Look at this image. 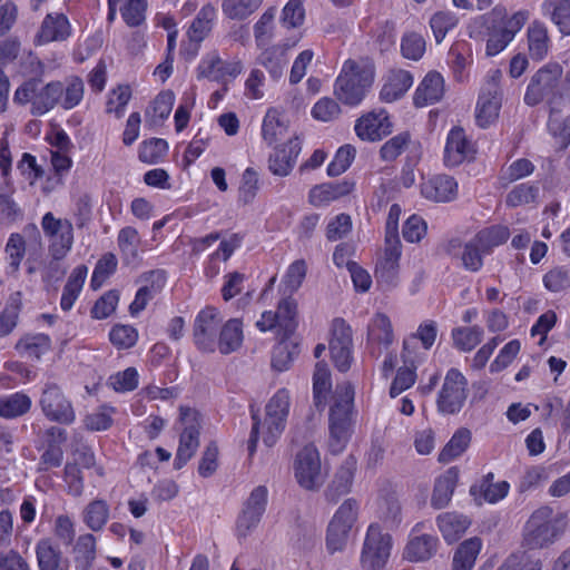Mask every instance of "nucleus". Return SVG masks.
Wrapping results in <instances>:
<instances>
[{"instance_id": "obj_1", "label": "nucleus", "mask_w": 570, "mask_h": 570, "mask_svg": "<svg viewBox=\"0 0 570 570\" xmlns=\"http://www.w3.org/2000/svg\"><path fill=\"white\" fill-rule=\"evenodd\" d=\"M291 396L286 389H279L265 406V419L262 422L257 412L252 410V431L247 444L248 454L256 451L259 435L266 446L272 448L281 438L289 414Z\"/></svg>"}, {"instance_id": "obj_2", "label": "nucleus", "mask_w": 570, "mask_h": 570, "mask_svg": "<svg viewBox=\"0 0 570 570\" xmlns=\"http://www.w3.org/2000/svg\"><path fill=\"white\" fill-rule=\"evenodd\" d=\"M354 387L345 382L337 384L333 404L330 407V440L328 448L333 454L341 453L352 434L353 428Z\"/></svg>"}, {"instance_id": "obj_3", "label": "nucleus", "mask_w": 570, "mask_h": 570, "mask_svg": "<svg viewBox=\"0 0 570 570\" xmlns=\"http://www.w3.org/2000/svg\"><path fill=\"white\" fill-rule=\"evenodd\" d=\"M374 81V68L365 62L348 59L334 83V95L344 105L357 106Z\"/></svg>"}, {"instance_id": "obj_4", "label": "nucleus", "mask_w": 570, "mask_h": 570, "mask_svg": "<svg viewBox=\"0 0 570 570\" xmlns=\"http://www.w3.org/2000/svg\"><path fill=\"white\" fill-rule=\"evenodd\" d=\"M563 533V523L549 505L534 510L524 524L522 546L528 550L551 547Z\"/></svg>"}, {"instance_id": "obj_5", "label": "nucleus", "mask_w": 570, "mask_h": 570, "mask_svg": "<svg viewBox=\"0 0 570 570\" xmlns=\"http://www.w3.org/2000/svg\"><path fill=\"white\" fill-rule=\"evenodd\" d=\"M562 67L559 63H547L541 67L528 85L524 102L537 106L546 101L550 109L558 108L564 100L562 91Z\"/></svg>"}, {"instance_id": "obj_6", "label": "nucleus", "mask_w": 570, "mask_h": 570, "mask_svg": "<svg viewBox=\"0 0 570 570\" xmlns=\"http://www.w3.org/2000/svg\"><path fill=\"white\" fill-rule=\"evenodd\" d=\"M62 94L63 83L61 81L43 85L40 79H30L16 90L13 100L20 105L30 102L31 114L42 116L59 102Z\"/></svg>"}, {"instance_id": "obj_7", "label": "nucleus", "mask_w": 570, "mask_h": 570, "mask_svg": "<svg viewBox=\"0 0 570 570\" xmlns=\"http://www.w3.org/2000/svg\"><path fill=\"white\" fill-rule=\"evenodd\" d=\"M360 504L348 498L335 511L326 532V547L331 553L342 551L348 541L351 531L358 518Z\"/></svg>"}, {"instance_id": "obj_8", "label": "nucleus", "mask_w": 570, "mask_h": 570, "mask_svg": "<svg viewBox=\"0 0 570 570\" xmlns=\"http://www.w3.org/2000/svg\"><path fill=\"white\" fill-rule=\"evenodd\" d=\"M391 549L392 537L387 532H383L379 523H371L361 551L360 563L362 569H383L390 558Z\"/></svg>"}, {"instance_id": "obj_9", "label": "nucleus", "mask_w": 570, "mask_h": 570, "mask_svg": "<svg viewBox=\"0 0 570 570\" xmlns=\"http://www.w3.org/2000/svg\"><path fill=\"white\" fill-rule=\"evenodd\" d=\"M39 406L47 420L60 424L70 425L76 421V412L71 401L66 396L62 389L53 383L47 382L39 397Z\"/></svg>"}, {"instance_id": "obj_10", "label": "nucleus", "mask_w": 570, "mask_h": 570, "mask_svg": "<svg viewBox=\"0 0 570 570\" xmlns=\"http://www.w3.org/2000/svg\"><path fill=\"white\" fill-rule=\"evenodd\" d=\"M468 396V380L458 368H450L438 396V409L445 414L461 411Z\"/></svg>"}, {"instance_id": "obj_11", "label": "nucleus", "mask_w": 570, "mask_h": 570, "mask_svg": "<svg viewBox=\"0 0 570 570\" xmlns=\"http://www.w3.org/2000/svg\"><path fill=\"white\" fill-rule=\"evenodd\" d=\"M180 422L184 429L174 461V466L177 470L193 458L199 446V413L194 409L180 406Z\"/></svg>"}, {"instance_id": "obj_12", "label": "nucleus", "mask_w": 570, "mask_h": 570, "mask_svg": "<svg viewBox=\"0 0 570 570\" xmlns=\"http://www.w3.org/2000/svg\"><path fill=\"white\" fill-rule=\"evenodd\" d=\"M294 472L298 484L306 490H317L323 485L325 475L322 472L320 453L313 444L304 446L297 453Z\"/></svg>"}, {"instance_id": "obj_13", "label": "nucleus", "mask_w": 570, "mask_h": 570, "mask_svg": "<svg viewBox=\"0 0 570 570\" xmlns=\"http://www.w3.org/2000/svg\"><path fill=\"white\" fill-rule=\"evenodd\" d=\"M267 502V488L265 485L254 488L236 521V533L239 538H246L257 528L266 511Z\"/></svg>"}, {"instance_id": "obj_14", "label": "nucleus", "mask_w": 570, "mask_h": 570, "mask_svg": "<svg viewBox=\"0 0 570 570\" xmlns=\"http://www.w3.org/2000/svg\"><path fill=\"white\" fill-rule=\"evenodd\" d=\"M222 322L219 311L212 306L205 307L197 314L194 321L193 337L199 351L204 353L216 351L217 333Z\"/></svg>"}, {"instance_id": "obj_15", "label": "nucleus", "mask_w": 570, "mask_h": 570, "mask_svg": "<svg viewBox=\"0 0 570 570\" xmlns=\"http://www.w3.org/2000/svg\"><path fill=\"white\" fill-rule=\"evenodd\" d=\"M242 72L239 61H225L216 51L207 53L197 67V78L210 81L225 82L228 78H235Z\"/></svg>"}, {"instance_id": "obj_16", "label": "nucleus", "mask_w": 570, "mask_h": 570, "mask_svg": "<svg viewBox=\"0 0 570 570\" xmlns=\"http://www.w3.org/2000/svg\"><path fill=\"white\" fill-rule=\"evenodd\" d=\"M137 282L142 285L137 291L135 299L129 305V312L132 316L142 312L148 302L163 289L166 283V274L164 271L159 269L149 271L144 273Z\"/></svg>"}, {"instance_id": "obj_17", "label": "nucleus", "mask_w": 570, "mask_h": 570, "mask_svg": "<svg viewBox=\"0 0 570 570\" xmlns=\"http://www.w3.org/2000/svg\"><path fill=\"white\" fill-rule=\"evenodd\" d=\"M392 131V124L385 110L371 111L356 120L355 132L358 138L367 141L381 140Z\"/></svg>"}, {"instance_id": "obj_18", "label": "nucleus", "mask_w": 570, "mask_h": 570, "mask_svg": "<svg viewBox=\"0 0 570 570\" xmlns=\"http://www.w3.org/2000/svg\"><path fill=\"white\" fill-rule=\"evenodd\" d=\"M41 226L50 240V249H70L73 242L72 224L68 219H59L52 213L42 217Z\"/></svg>"}, {"instance_id": "obj_19", "label": "nucleus", "mask_w": 570, "mask_h": 570, "mask_svg": "<svg viewBox=\"0 0 570 570\" xmlns=\"http://www.w3.org/2000/svg\"><path fill=\"white\" fill-rule=\"evenodd\" d=\"M474 149L468 140L461 127H454L448 135L444 148V163L449 167H455L466 159L473 158Z\"/></svg>"}, {"instance_id": "obj_20", "label": "nucleus", "mask_w": 570, "mask_h": 570, "mask_svg": "<svg viewBox=\"0 0 570 570\" xmlns=\"http://www.w3.org/2000/svg\"><path fill=\"white\" fill-rule=\"evenodd\" d=\"M500 108V89L499 85L493 79L479 96L475 115L476 124L482 128H487L498 118Z\"/></svg>"}, {"instance_id": "obj_21", "label": "nucleus", "mask_w": 570, "mask_h": 570, "mask_svg": "<svg viewBox=\"0 0 570 570\" xmlns=\"http://www.w3.org/2000/svg\"><path fill=\"white\" fill-rule=\"evenodd\" d=\"M401 252H383L376 259L374 276L377 286L391 291L399 284Z\"/></svg>"}, {"instance_id": "obj_22", "label": "nucleus", "mask_w": 570, "mask_h": 570, "mask_svg": "<svg viewBox=\"0 0 570 570\" xmlns=\"http://www.w3.org/2000/svg\"><path fill=\"white\" fill-rule=\"evenodd\" d=\"M421 194L424 198L436 203H446L455 199L458 184L448 175H436L421 184Z\"/></svg>"}, {"instance_id": "obj_23", "label": "nucleus", "mask_w": 570, "mask_h": 570, "mask_svg": "<svg viewBox=\"0 0 570 570\" xmlns=\"http://www.w3.org/2000/svg\"><path fill=\"white\" fill-rule=\"evenodd\" d=\"M353 189L354 183L348 179L315 185L308 193V202L314 207L327 206L348 195Z\"/></svg>"}, {"instance_id": "obj_24", "label": "nucleus", "mask_w": 570, "mask_h": 570, "mask_svg": "<svg viewBox=\"0 0 570 570\" xmlns=\"http://www.w3.org/2000/svg\"><path fill=\"white\" fill-rule=\"evenodd\" d=\"M422 527L417 523L413 530L411 538L404 549V557L409 561L420 562L431 559L438 549V538L431 534H414Z\"/></svg>"}, {"instance_id": "obj_25", "label": "nucleus", "mask_w": 570, "mask_h": 570, "mask_svg": "<svg viewBox=\"0 0 570 570\" xmlns=\"http://www.w3.org/2000/svg\"><path fill=\"white\" fill-rule=\"evenodd\" d=\"M356 464V460L352 455H348L343 461L336 471L334 479L325 491L327 501L335 503L342 495H345L351 491Z\"/></svg>"}, {"instance_id": "obj_26", "label": "nucleus", "mask_w": 570, "mask_h": 570, "mask_svg": "<svg viewBox=\"0 0 570 570\" xmlns=\"http://www.w3.org/2000/svg\"><path fill=\"white\" fill-rule=\"evenodd\" d=\"M302 150L301 140L295 137L269 156L268 167L274 175L287 176Z\"/></svg>"}, {"instance_id": "obj_27", "label": "nucleus", "mask_w": 570, "mask_h": 570, "mask_svg": "<svg viewBox=\"0 0 570 570\" xmlns=\"http://www.w3.org/2000/svg\"><path fill=\"white\" fill-rule=\"evenodd\" d=\"M493 473L489 472L478 483L471 485L470 494L479 504L482 501L497 503L508 495L509 483L507 481L493 482Z\"/></svg>"}, {"instance_id": "obj_28", "label": "nucleus", "mask_w": 570, "mask_h": 570, "mask_svg": "<svg viewBox=\"0 0 570 570\" xmlns=\"http://www.w3.org/2000/svg\"><path fill=\"white\" fill-rule=\"evenodd\" d=\"M412 85L413 77L409 71L402 69L392 70L381 89L380 98L385 102H393L403 97Z\"/></svg>"}, {"instance_id": "obj_29", "label": "nucleus", "mask_w": 570, "mask_h": 570, "mask_svg": "<svg viewBox=\"0 0 570 570\" xmlns=\"http://www.w3.org/2000/svg\"><path fill=\"white\" fill-rule=\"evenodd\" d=\"M444 92V81L439 72H429L414 95V105L423 107L439 101Z\"/></svg>"}, {"instance_id": "obj_30", "label": "nucleus", "mask_w": 570, "mask_h": 570, "mask_svg": "<svg viewBox=\"0 0 570 570\" xmlns=\"http://www.w3.org/2000/svg\"><path fill=\"white\" fill-rule=\"evenodd\" d=\"M70 23L63 13H49L43 19L38 38L41 42L63 41L70 36Z\"/></svg>"}, {"instance_id": "obj_31", "label": "nucleus", "mask_w": 570, "mask_h": 570, "mask_svg": "<svg viewBox=\"0 0 570 570\" xmlns=\"http://www.w3.org/2000/svg\"><path fill=\"white\" fill-rule=\"evenodd\" d=\"M59 255H50L46 252H32L28 257L26 265L28 273L42 272L47 277H58L63 275L60 261L63 258L62 252H57Z\"/></svg>"}, {"instance_id": "obj_32", "label": "nucleus", "mask_w": 570, "mask_h": 570, "mask_svg": "<svg viewBox=\"0 0 570 570\" xmlns=\"http://www.w3.org/2000/svg\"><path fill=\"white\" fill-rule=\"evenodd\" d=\"M243 323L239 318H230L220 325L216 348L222 354H230L237 351L243 343Z\"/></svg>"}, {"instance_id": "obj_33", "label": "nucleus", "mask_w": 570, "mask_h": 570, "mask_svg": "<svg viewBox=\"0 0 570 570\" xmlns=\"http://www.w3.org/2000/svg\"><path fill=\"white\" fill-rule=\"evenodd\" d=\"M36 556L39 570H68V562L61 551L50 539H41L36 544Z\"/></svg>"}, {"instance_id": "obj_34", "label": "nucleus", "mask_w": 570, "mask_h": 570, "mask_svg": "<svg viewBox=\"0 0 570 570\" xmlns=\"http://www.w3.org/2000/svg\"><path fill=\"white\" fill-rule=\"evenodd\" d=\"M436 523L448 543L458 541L470 525L469 519L456 512H444L439 514Z\"/></svg>"}, {"instance_id": "obj_35", "label": "nucleus", "mask_w": 570, "mask_h": 570, "mask_svg": "<svg viewBox=\"0 0 570 570\" xmlns=\"http://www.w3.org/2000/svg\"><path fill=\"white\" fill-rule=\"evenodd\" d=\"M459 473L451 468L440 475L434 483L431 504L435 509H442L449 504L456 487Z\"/></svg>"}, {"instance_id": "obj_36", "label": "nucleus", "mask_w": 570, "mask_h": 570, "mask_svg": "<svg viewBox=\"0 0 570 570\" xmlns=\"http://www.w3.org/2000/svg\"><path fill=\"white\" fill-rule=\"evenodd\" d=\"M510 237L509 228L501 225H494L481 229L473 242L464 245V249H492L503 245Z\"/></svg>"}, {"instance_id": "obj_37", "label": "nucleus", "mask_w": 570, "mask_h": 570, "mask_svg": "<svg viewBox=\"0 0 570 570\" xmlns=\"http://www.w3.org/2000/svg\"><path fill=\"white\" fill-rule=\"evenodd\" d=\"M436 333L438 330L435 322L429 321L426 323L421 324L416 333L410 335L403 341V362L407 363L409 361H411V355H413V350L416 346L417 340L421 341L425 350H430L435 342Z\"/></svg>"}, {"instance_id": "obj_38", "label": "nucleus", "mask_w": 570, "mask_h": 570, "mask_svg": "<svg viewBox=\"0 0 570 570\" xmlns=\"http://www.w3.org/2000/svg\"><path fill=\"white\" fill-rule=\"evenodd\" d=\"M482 549V540L473 537L458 547L452 560V570H472Z\"/></svg>"}, {"instance_id": "obj_39", "label": "nucleus", "mask_w": 570, "mask_h": 570, "mask_svg": "<svg viewBox=\"0 0 570 570\" xmlns=\"http://www.w3.org/2000/svg\"><path fill=\"white\" fill-rule=\"evenodd\" d=\"M529 55L534 60H542L549 51L550 39L544 23L533 21L528 28Z\"/></svg>"}, {"instance_id": "obj_40", "label": "nucleus", "mask_w": 570, "mask_h": 570, "mask_svg": "<svg viewBox=\"0 0 570 570\" xmlns=\"http://www.w3.org/2000/svg\"><path fill=\"white\" fill-rule=\"evenodd\" d=\"M258 62L268 71L273 80H278L283 77L288 62L286 49L279 46L269 47L261 53Z\"/></svg>"}, {"instance_id": "obj_41", "label": "nucleus", "mask_w": 570, "mask_h": 570, "mask_svg": "<svg viewBox=\"0 0 570 570\" xmlns=\"http://www.w3.org/2000/svg\"><path fill=\"white\" fill-rule=\"evenodd\" d=\"M215 16L216 9L209 3L198 11L187 32L190 42L200 43L209 35Z\"/></svg>"}, {"instance_id": "obj_42", "label": "nucleus", "mask_w": 570, "mask_h": 570, "mask_svg": "<svg viewBox=\"0 0 570 570\" xmlns=\"http://www.w3.org/2000/svg\"><path fill=\"white\" fill-rule=\"evenodd\" d=\"M110 517V508L109 504L101 499H96L89 502L83 512H82V521L83 523L95 532L101 531L107 524Z\"/></svg>"}, {"instance_id": "obj_43", "label": "nucleus", "mask_w": 570, "mask_h": 570, "mask_svg": "<svg viewBox=\"0 0 570 570\" xmlns=\"http://www.w3.org/2000/svg\"><path fill=\"white\" fill-rule=\"evenodd\" d=\"M76 570H89L96 558V538L91 533L78 537L73 547Z\"/></svg>"}, {"instance_id": "obj_44", "label": "nucleus", "mask_w": 570, "mask_h": 570, "mask_svg": "<svg viewBox=\"0 0 570 570\" xmlns=\"http://www.w3.org/2000/svg\"><path fill=\"white\" fill-rule=\"evenodd\" d=\"M31 405V399L22 392L2 396L0 397V416L4 419L22 416L30 411Z\"/></svg>"}, {"instance_id": "obj_45", "label": "nucleus", "mask_w": 570, "mask_h": 570, "mask_svg": "<svg viewBox=\"0 0 570 570\" xmlns=\"http://www.w3.org/2000/svg\"><path fill=\"white\" fill-rule=\"evenodd\" d=\"M562 36L570 35V0H546L542 6Z\"/></svg>"}, {"instance_id": "obj_46", "label": "nucleus", "mask_w": 570, "mask_h": 570, "mask_svg": "<svg viewBox=\"0 0 570 570\" xmlns=\"http://www.w3.org/2000/svg\"><path fill=\"white\" fill-rule=\"evenodd\" d=\"M86 276L87 267L83 265L78 266L72 271L67 284L63 287L60 299V306L63 311H70L72 308L81 292Z\"/></svg>"}, {"instance_id": "obj_47", "label": "nucleus", "mask_w": 570, "mask_h": 570, "mask_svg": "<svg viewBox=\"0 0 570 570\" xmlns=\"http://www.w3.org/2000/svg\"><path fill=\"white\" fill-rule=\"evenodd\" d=\"M483 335L484 331L479 325L455 327L451 333L453 345L462 352H470L482 342Z\"/></svg>"}, {"instance_id": "obj_48", "label": "nucleus", "mask_w": 570, "mask_h": 570, "mask_svg": "<svg viewBox=\"0 0 570 570\" xmlns=\"http://www.w3.org/2000/svg\"><path fill=\"white\" fill-rule=\"evenodd\" d=\"M471 442V432L468 429H459L445 444L439 454V462L449 463L460 456Z\"/></svg>"}, {"instance_id": "obj_49", "label": "nucleus", "mask_w": 570, "mask_h": 570, "mask_svg": "<svg viewBox=\"0 0 570 570\" xmlns=\"http://www.w3.org/2000/svg\"><path fill=\"white\" fill-rule=\"evenodd\" d=\"M548 131L560 145V149H566L570 145V114L562 118L558 108L550 109L548 119Z\"/></svg>"}, {"instance_id": "obj_50", "label": "nucleus", "mask_w": 570, "mask_h": 570, "mask_svg": "<svg viewBox=\"0 0 570 570\" xmlns=\"http://www.w3.org/2000/svg\"><path fill=\"white\" fill-rule=\"evenodd\" d=\"M51 347V340L46 334H29L20 338L16 348L29 357L39 360Z\"/></svg>"}, {"instance_id": "obj_51", "label": "nucleus", "mask_w": 570, "mask_h": 570, "mask_svg": "<svg viewBox=\"0 0 570 570\" xmlns=\"http://www.w3.org/2000/svg\"><path fill=\"white\" fill-rule=\"evenodd\" d=\"M332 387L331 373L327 364L317 362L313 374V397L317 407L325 405L326 394Z\"/></svg>"}, {"instance_id": "obj_52", "label": "nucleus", "mask_w": 570, "mask_h": 570, "mask_svg": "<svg viewBox=\"0 0 570 570\" xmlns=\"http://www.w3.org/2000/svg\"><path fill=\"white\" fill-rule=\"evenodd\" d=\"M264 0H223V13L232 20H244L253 14Z\"/></svg>"}, {"instance_id": "obj_53", "label": "nucleus", "mask_w": 570, "mask_h": 570, "mask_svg": "<svg viewBox=\"0 0 570 570\" xmlns=\"http://www.w3.org/2000/svg\"><path fill=\"white\" fill-rule=\"evenodd\" d=\"M298 354V344L283 340L273 350L272 366L279 372L286 371Z\"/></svg>"}, {"instance_id": "obj_54", "label": "nucleus", "mask_w": 570, "mask_h": 570, "mask_svg": "<svg viewBox=\"0 0 570 570\" xmlns=\"http://www.w3.org/2000/svg\"><path fill=\"white\" fill-rule=\"evenodd\" d=\"M368 338L385 346L393 342V328L387 315L375 314L368 325Z\"/></svg>"}, {"instance_id": "obj_55", "label": "nucleus", "mask_w": 570, "mask_h": 570, "mask_svg": "<svg viewBox=\"0 0 570 570\" xmlns=\"http://www.w3.org/2000/svg\"><path fill=\"white\" fill-rule=\"evenodd\" d=\"M278 328L283 331L284 336L291 335L297 326V305L292 298H285L278 303L276 311Z\"/></svg>"}, {"instance_id": "obj_56", "label": "nucleus", "mask_w": 570, "mask_h": 570, "mask_svg": "<svg viewBox=\"0 0 570 570\" xmlns=\"http://www.w3.org/2000/svg\"><path fill=\"white\" fill-rule=\"evenodd\" d=\"M404 366L397 370L396 376L393 380L390 387L391 397H396L403 391L410 389L416 380V366H415V357L411 355V361L407 363L403 362Z\"/></svg>"}, {"instance_id": "obj_57", "label": "nucleus", "mask_w": 570, "mask_h": 570, "mask_svg": "<svg viewBox=\"0 0 570 570\" xmlns=\"http://www.w3.org/2000/svg\"><path fill=\"white\" fill-rule=\"evenodd\" d=\"M119 10L124 21L129 27L140 26L146 18L147 0H119Z\"/></svg>"}, {"instance_id": "obj_58", "label": "nucleus", "mask_w": 570, "mask_h": 570, "mask_svg": "<svg viewBox=\"0 0 570 570\" xmlns=\"http://www.w3.org/2000/svg\"><path fill=\"white\" fill-rule=\"evenodd\" d=\"M539 195V188L532 184H519L505 197L508 207H519L535 203Z\"/></svg>"}, {"instance_id": "obj_59", "label": "nucleus", "mask_w": 570, "mask_h": 570, "mask_svg": "<svg viewBox=\"0 0 570 570\" xmlns=\"http://www.w3.org/2000/svg\"><path fill=\"white\" fill-rule=\"evenodd\" d=\"M275 16L276 8L271 7L264 11L254 24V37L258 47L266 46L271 41L273 37Z\"/></svg>"}, {"instance_id": "obj_60", "label": "nucleus", "mask_w": 570, "mask_h": 570, "mask_svg": "<svg viewBox=\"0 0 570 570\" xmlns=\"http://www.w3.org/2000/svg\"><path fill=\"white\" fill-rule=\"evenodd\" d=\"M19 293L16 296H11L0 313V337L9 335L17 326L21 302L19 299Z\"/></svg>"}, {"instance_id": "obj_61", "label": "nucleus", "mask_w": 570, "mask_h": 570, "mask_svg": "<svg viewBox=\"0 0 570 570\" xmlns=\"http://www.w3.org/2000/svg\"><path fill=\"white\" fill-rule=\"evenodd\" d=\"M168 144L161 138L142 141L139 147V160L146 164H157L167 153Z\"/></svg>"}, {"instance_id": "obj_62", "label": "nucleus", "mask_w": 570, "mask_h": 570, "mask_svg": "<svg viewBox=\"0 0 570 570\" xmlns=\"http://www.w3.org/2000/svg\"><path fill=\"white\" fill-rule=\"evenodd\" d=\"M83 92L85 85L82 79L79 77H71L68 79L67 86H63V94L59 100L60 106L66 110L77 107L83 98Z\"/></svg>"}, {"instance_id": "obj_63", "label": "nucleus", "mask_w": 570, "mask_h": 570, "mask_svg": "<svg viewBox=\"0 0 570 570\" xmlns=\"http://www.w3.org/2000/svg\"><path fill=\"white\" fill-rule=\"evenodd\" d=\"M110 342L119 350L132 347L138 340V331L131 325L116 324L109 333Z\"/></svg>"}, {"instance_id": "obj_64", "label": "nucleus", "mask_w": 570, "mask_h": 570, "mask_svg": "<svg viewBox=\"0 0 570 570\" xmlns=\"http://www.w3.org/2000/svg\"><path fill=\"white\" fill-rule=\"evenodd\" d=\"M456 17L449 11L435 12L430 19V27L433 31L435 41L440 43L446 33L456 26Z\"/></svg>"}]
</instances>
